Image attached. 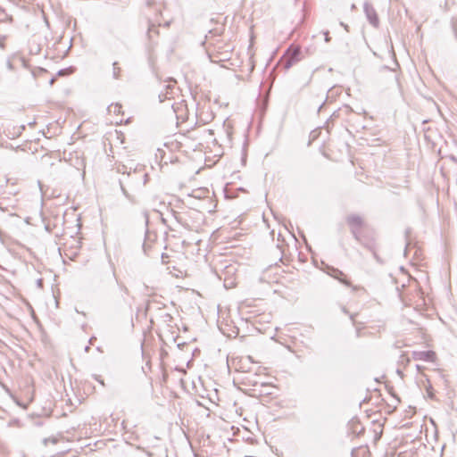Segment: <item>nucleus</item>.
Segmentation results:
<instances>
[{
    "label": "nucleus",
    "instance_id": "obj_1",
    "mask_svg": "<svg viewBox=\"0 0 457 457\" xmlns=\"http://www.w3.org/2000/svg\"><path fill=\"white\" fill-rule=\"evenodd\" d=\"M300 54L301 48L299 46H291L280 59V63L285 70H288L300 60Z\"/></svg>",
    "mask_w": 457,
    "mask_h": 457
},
{
    "label": "nucleus",
    "instance_id": "obj_2",
    "mask_svg": "<svg viewBox=\"0 0 457 457\" xmlns=\"http://www.w3.org/2000/svg\"><path fill=\"white\" fill-rule=\"evenodd\" d=\"M346 222L350 227L353 238L361 242V230L363 227V220L357 214H351L346 218Z\"/></svg>",
    "mask_w": 457,
    "mask_h": 457
},
{
    "label": "nucleus",
    "instance_id": "obj_3",
    "mask_svg": "<svg viewBox=\"0 0 457 457\" xmlns=\"http://www.w3.org/2000/svg\"><path fill=\"white\" fill-rule=\"evenodd\" d=\"M128 180L126 183L133 187H144L148 179V174L143 170H134L132 173L129 172L127 176Z\"/></svg>",
    "mask_w": 457,
    "mask_h": 457
},
{
    "label": "nucleus",
    "instance_id": "obj_4",
    "mask_svg": "<svg viewBox=\"0 0 457 457\" xmlns=\"http://www.w3.org/2000/svg\"><path fill=\"white\" fill-rule=\"evenodd\" d=\"M363 9H364L365 15H366L368 21H370V23L375 28L378 27L379 19L377 14V12L374 9V7L372 6V4L368 2H365L364 5H363Z\"/></svg>",
    "mask_w": 457,
    "mask_h": 457
},
{
    "label": "nucleus",
    "instance_id": "obj_5",
    "mask_svg": "<svg viewBox=\"0 0 457 457\" xmlns=\"http://www.w3.org/2000/svg\"><path fill=\"white\" fill-rule=\"evenodd\" d=\"M413 358L415 360H420V361H434L436 359V353L433 351L414 352Z\"/></svg>",
    "mask_w": 457,
    "mask_h": 457
},
{
    "label": "nucleus",
    "instance_id": "obj_6",
    "mask_svg": "<svg viewBox=\"0 0 457 457\" xmlns=\"http://www.w3.org/2000/svg\"><path fill=\"white\" fill-rule=\"evenodd\" d=\"M154 240H155V235L147 230L145 232V240H144V243L142 245L145 254H146V255L150 254L152 244L154 243Z\"/></svg>",
    "mask_w": 457,
    "mask_h": 457
},
{
    "label": "nucleus",
    "instance_id": "obj_7",
    "mask_svg": "<svg viewBox=\"0 0 457 457\" xmlns=\"http://www.w3.org/2000/svg\"><path fill=\"white\" fill-rule=\"evenodd\" d=\"M348 427L351 433L356 436H359L364 432V428L359 420H352L349 422Z\"/></svg>",
    "mask_w": 457,
    "mask_h": 457
},
{
    "label": "nucleus",
    "instance_id": "obj_8",
    "mask_svg": "<svg viewBox=\"0 0 457 457\" xmlns=\"http://www.w3.org/2000/svg\"><path fill=\"white\" fill-rule=\"evenodd\" d=\"M329 274L331 277L339 280L344 285L351 287V282L348 279H346V276L343 273V271L339 270L338 269L332 268L331 273Z\"/></svg>",
    "mask_w": 457,
    "mask_h": 457
},
{
    "label": "nucleus",
    "instance_id": "obj_9",
    "mask_svg": "<svg viewBox=\"0 0 457 457\" xmlns=\"http://www.w3.org/2000/svg\"><path fill=\"white\" fill-rule=\"evenodd\" d=\"M256 378H257L256 374H253V375L248 374L242 378V382L245 386H256L259 384V382L256 380Z\"/></svg>",
    "mask_w": 457,
    "mask_h": 457
},
{
    "label": "nucleus",
    "instance_id": "obj_10",
    "mask_svg": "<svg viewBox=\"0 0 457 457\" xmlns=\"http://www.w3.org/2000/svg\"><path fill=\"white\" fill-rule=\"evenodd\" d=\"M456 4L457 0H445L443 3L439 4V6L444 12H448Z\"/></svg>",
    "mask_w": 457,
    "mask_h": 457
},
{
    "label": "nucleus",
    "instance_id": "obj_11",
    "mask_svg": "<svg viewBox=\"0 0 457 457\" xmlns=\"http://www.w3.org/2000/svg\"><path fill=\"white\" fill-rule=\"evenodd\" d=\"M95 448L92 447L91 442H87V448L89 451L94 452L96 450H101L104 446H105V443L102 440L96 441L94 443Z\"/></svg>",
    "mask_w": 457,
    "mask_h": 457
},
{
    "label": "nucleus",
    "instance_id": "obj_12",
    "mask_svg": "<svg viewBox=\"0 0 457 457\" xmlns=\"http://www.w3.org/2000/svg\"><path fill=\"white\" fill-rule=\"evenodd\" d=\"M122 106L120 104H112L108 106V112L115 114L121 113Z\"/></svg>",
    "mask_w": 457,
    "mask_h": 457
},
{
    "label": "nucleus",
    "instance_id": "obj_13",
    "mask_svg": "<svg viewBox=\"0 0 457 457\" xmlns=\"http://www.w3.org/2000/svg\"><path fill=\"white\" fill-rule=\"evenodd\" d=\"M77 169L82 170V176L83 178L86 176V161L84 158L80 160L79 162L76 163Z\"/></svg>",
    "mask_w": 457,
    "mask_h": 457
},
{
    "label": "nucleus",
    "instance_id": "obj_14",
    "mask_svg": "<svg viewBox=\"0 0 457 457\" xmlns=\"http://www.w3.org/2000/svg\"><path fill=\"white\" fill-rule=\"evenodd\" d=\"M74 71V68L73 67H69V68H66V69H62L58 71L57 75L58 76H66V75H70L71 73H73Z\"/></svg>",
    "mask_w": 457,
    "mask_h": 457
},
{
    "label": "nucleus",
    "instance_id": "obj_15",
    "mask_svg": "<svg viewBox=\"0 0 457 457\" xmlns=\"http://www.w3.org/2000/svg\"><path fill=\"white\" fill-rule=\"evenodd\" d=\"M58 442H59V438L57 436H52V437H49V438H44L43 439V444L46 446L48 445V443H51L53 445H56Z\"/></svg>",
    "mask_w": 457,
    "mask_h": 457
},
{
    "label": "nucleus",
    "instance_id": "obj_16",
    "mask_svg": "<svg viewBox=\"0 0 457 457\" xmlns=\"http://www.w3.org/2000/svg\"><path fill=\"white\" fill-rule=\"evenodd\" d=\"M452 29L455 38L457 39V19H452Z\"/></svg>",
    "mask_w": 457,
    "mask_h": 457
},
{
    "label": "nucleus",
    "instance_id": "obj_17",
    "mask_svg": "<svg viewBox=\"0 0 457 457\" xmlns=\"http://www.w3.org/2000/svg\"><path fill=\"white\" fill-rule=\"evenodd\" d=\"M154 33V34H158V29L157 28L154 26V25H152L149 29H148V37L151 38L152 37V34Z\"/></svg>",
    "mask_w": 457,
    "mask_h": 457
},
{
    "label": "nucleus",
    "instance_id": "obj_18",
    "mask_svg": "<svg viewBox=\"0 0 457 457\" xmlns=\"http://www.w3.org/2000/svg\"><path fill=\"white\" fill-rule=\"evenodd\" d=\"M117 65H118V62H113V77L115 79L119 78V72H120V68L117 67Z\"/></svg>",
    "mask_w": 457,
    "mask_h": 457
},
{
    "label": "nucleus",
    "instance_id": "obj_19",
    "mask_svg": "<svg viewBox=\"0 0 457 457\" xmlns=\"http://www.w3.org/2000/svg\"><path fill=\"white\" fill-rule=\"evenodd\" d=\"M68 253H65L66 256L71 258V259H73L75 257V255L77 254L76 252L72 251V248H71L70 250H67Z\"/></svg>",
    "mask_w": 457,
    "mask_h": 457
},
{
    "label": "nucleus",
    "instance_id": "obj_20",
    "mask_svg": "<svg viewBox=\"0 0 457 457\" xmlns=\"http://www.w3.org/2000/svg\"><path fill=\"white\" fill-rule=\"evenodd\" d=\"M120 188H121L122 193L124 194V195H125L126 197H128V198H129V194H128V192H127V189H126V188H125V187L123 186V182H122V181H120Z\"/></svg>",
    "mask_w": 457,
    "mask_h": 457
},
{
    "label": "nucleus",
    "instance_id": "obj_21",
    "mask_svg": "<svg viewBox=\"0 0 457 457\" xmlns=\"http://www.w3.org/2000/svg\"><path fill=\"white\" fill-rule=\"evenodd\" d=\"M324 35H325V41L327 43H328L330 41V39H331L330 37H329V32L328 31H325Z\"/></svg>",
    "mask_w": 457,
    "mask_h": 457
},
{
    "label": "nucleus",
    "instance_id": "obj_22",
    "mask_svg": "<svg viewBox=\"0 0 457 457\" xmlns=\"http://www.w3.org/2000/svg\"><path fill=\"white\" fill-rule=\"evenodd\" d=\"M340 26H342L347 32L349 31V26L347 24L341 21Z\"/></svg>",
    "mask_w": 457,
    "mask_h": 457
},
{
    "label": "nucleus",
    "instance_id": "obj_23",
    "mask_svg": "<svg viewBox=\"0 0 457 457\" xmlns=\"http://www.w3.org/2000/svg\"><path fill=\"white\" fill-rule=\"evenodd\" d=\"M95 340H96V337H90V338H89L88 343H89L90 345H93Z\"/></svg>",
    "mask_w": 457,
    "mask_h": 457
},
{
    "label": "nucleus",
    "instance_id": "obj_24",
    "mask_svg": "<svg viewBox=\"0 0 457 457\" xmlns=\"http://www.w3.org/2000/svg\"><path fill=\"white\" fill-rule=\"evenodd\" d=\"M78 221H79V223H78L79 228V229H81V228H82L81 219H80V218H79V219H78Z\"/></svg>",
    "mask_w": 457,
    "mask_h": 457
},
{
    "label": "nucleus",
    "instance_id": "obj_25",
    "mask_svg": "<svg viewBox=\"0 0 457 457\" xmlns=\"http://www.w3.org/2000/svg\"><path fill=\"white\" fill-rule=\"evenodd\" d=\"M75 311L78 315L81 313L83 316H85V313L83 312H79L77 307L75 308Z\"/></svg>",
    "mask_w": 457,
    "mask_h": 457
},
{
    "label": "nucleus",
    "instance_id": "obj_26",
    "mask_svg": "<svg viewBox=\"0 0 457 457\" xmlns=\"http://www.w3.org/2000/svg\"><path fill=\"white\" fill-rule=\"evenodd\" d=\"M175 218L176 220L179 221V222H181V216L180 215H175Z\"/></svg>",
    "mask_w": 457,
    "mask_h": 457
},
{
    "label": "nucleus",
    "instance_id": "obj_27",
    "mask_svg": "<svg viewBox=\"0 0 457 457\" xmlns=\"http://www.w3.org/2000/svg\"><path fill=\"white\" fill-rule=\"evenodd\" d=\"M167 257H168V256H166L165 254H163V253H162V262H166V261H165V260H166V258H167Z\"/></svg>",
    "mask_w": 457,
    "mask_h": 457
},
{
    "label": "nucleus",
    "instance_id": "obj_28",
    "mask_svg": "<svg viewBox=\"0 0 457 457\" xmlns=\"http://www.w3.org/2000/svg\"><path fill=\"white\" fill-rule=\"evenodd\" d=\"M55 81V78H52L49 81L50 85H53Z\"/></svg>",
    "mask_w": 457,
    "mask_h": 457
},
{
    "label": "nucleus",
    "instance_id": "obj_29",
    "mask_svg": "<svg viewBox=\"0 0 457 457\" xmlns=\"http://www.w3.org/2000/svg\"><path fill=\"white\" fill-rule=\"evenodd\" d=\"M356 8H357V7H356V5H355L354 4H353L351 5V10H352V11L356 10Z\"/></svg>",
    "mask_w": 457,
    "mask_h": 457
},
{
    "label": "nucleus",
    "instance_id": "obj_30",
    "mask_svg": "<svg viewBox=\"0 0 457 457\" xmlns=\"http://www.w3.org/2000/svg\"><path fill=\"white\" fill-rule=\"evenodd\" d=\"M342 310H343V312H344L345 313H346V314L348 313V311L346 310V308H345V307H343V308H342Z\"/></svg>",
    "mask_w": 457,
    "mask_h": 457
},
{
    "label": "nucleus",
    "instance_id": "obj_31",
    "mask_svg": "<svg viewBox=\"0 0 457 457\" xmlns=\"http://www.w3.org/2000/svg\"><path fill=\"white\" fill-rule=\"evenodd\" d=\"M80 326H81L82 330H85V328H86L85 323H82Z\"/></svg>",
    "mask_w": 457,
    "mask_h": 457
},
{
    "label": "nucleus",
    "instance_id": "obj_32",
    "mask_svg": "<svg viewBox=\"0 0 457 457\" xmlns=\"http://www.w3.org/2000/svg\"><path fill=\"white\" fill-rule=\"evenodd\" d=\"M354 316H355V315H353V314H351V315H350V319H351L353 321H354Z\"/></svg>",
    "mask_w": 457,
    "mask_h": 457
},
{
    "label": "nucleus",
    "instance_id": "obj_33",
    "mask_svg": "<svg viewBox=\"0 0 457 457\" xmlns=\"http://www.w3.org/2000/svg\"><path fill=\"white\" fill-rule=\"evenodd\" d=\"M374 257H375L378 261H379V258H378V256L377 255V253H374Z\"/></svg>",
    "mask_w": 457,
    "mask_h": 457
},
{
    "label": "nucleus",
    "instance_id": "obj_34",
    "mask_svg": "<svg viewBox=\"0 0 457 457\" xmlns=\"http://www.w3.org/2000/svg\"><path fill=\"white\" fill-rule=\"evenodd\" d=\"M409 233H410V229H406V231H405L406 237H408Z\"/></svg>",
    "mask_w": 457,
    "mask_h": 457
},
{
    "label": "nucleus",
    "instance_id": "obj_35",
    "mask_svg": "<svg viewBox=\"0 0 457 457\" xmlns=\"http://www.w3.org/2000/svg\"><path fill=\"white\" fill-rule=\"evenodd\" d=\"M397 373H398L399 375H402V374H403V373H402V371H401L400 370H397Z\"/></svg>",
    "mask_w": 457,
    "mask_h": 457
}]
</instances>
